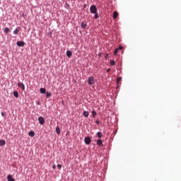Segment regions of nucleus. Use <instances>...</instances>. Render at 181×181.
<instances>
[{
    "label": "nucleus",
    "instance_id": "f257e3e1",
    "mask_svg": "<svg viewBox=\"0 0 181 181\" xmlns=\"http://www.w3.org/2000/svg\"><path fill=\"white\" fill-rule=\"evenodd\" d=\"M94 83H95V80H94V77L93 76H90L88 79V83L90 86H93V84H94Z\"/></svg>",
    "mask_w": 181,
    "mask_h": 181
},
{
    "label": "nucleus",
    "instance_id": "5701e85b",
    "mask_svg": "<svg viewBox=\"0 0 181 181\" xmlns=\"http://www.w3.org/2000/svg\"><path fill=\"white\" fill-rule=\"evenodd\" d=\"M119 49H118V48H117L115 50V52H114V54H115V56H117V54H118V51H119Z\"/></svg>",
    "mask_w": 181,
    "mask_h": 181
},
{
    "label": "nucleus",
    "instance_id": "ddd939ff",
    "mask_svg": "<svg viewBox=\"0 0 181 181\" xmlns=\"http://www.w3.org/2000/svg\"><path fill=\"white\" fill-rule=\"evenodd\" d=\"M87 27V23L83 22L81 23V28L82 29H86V28Z\"/></svg>",
    "mask_w": 181,
    "mask_h": 181
},
{
    "label": "nucleus",
    "instance_id": "412c9836",
    "mask_svg": "<svg viewBox=\"0 0 181 181\" xmlns=\"http://www.w3.org/2000/svg\"><path fill=\"white\" fill-rule=\"evenodd\" d=\"M91 113H92V115H93V117H95L97 115V112L95 111H94V110H93L91 112Z\"/></svg>",
    "mask_w": 181,
    "mask_h": 181
},
{
    "label": "nucleus",
    "instance_id": "b1692460",
    "mask_svg": "<svg viewBox=\"0 0 181 181\" xmlns=\"http://www.w3.org/2000/svg\"><path fill=\"white\" fill-rule=\"evenodd\" d=\"M46 95H47V98H49V97H52V93H49V92H47Z\"/></svg>",
    "mask_w": 181,
    "mask_h": 181
},
{
    "label": "nucleus",
    "instance_id": "20e7f679",
    "mask_svg": "<svg viewBox=\"0 0 181 181\" xmlns=\"http://www.w3.org/2000/svg\"><path fill=\"white\" fill-rule=\"evenodd\" d=\"M38 121L40 125H43V124H45V118L43 117H38Z\"/></svg>",
    "mask_w": 181,
    "mask_h": 181
},
{
    "label": "nucleus",
    "instance_id": "4468645a",
    "mask_svg": "<svg viewBox=\"0 0 181 181\" xmlns=\"http://www.w3.org/2000/svg\"><path fill=\"white\" fill-rule=\"evenodd\" d=\"M6 144V141L5 140H0V146H4Z\"/></svg>",
    "mask_w": 181,
    "mask_h": 181
},
{
    "label": "nucleus",
    "instance_id": "f03ea898",
    "mask_svg": "<svg viewBox=\"0 0 181 181\" xmlns=\"http://www.w3.org/2000/svg\"><path fill=\"white\" fill-rule=\"evenodd\" d=\"M90 13H97V7L95 5H92L90 8Z\"/></svg>",
    "mask_w": 181,
    "mask_h": 181
},
{
    "label": "nucleus",
    "instance_id": "a878e982",
    "mask_svg": "<svg viewBox=\"0 0 181 181\" xmlns=\"http://www.w3.org/2000/svg\"><path fill=\"white\" fill-rule=\"evenodd\" d=\"M117 49L118 50H122L124 49V47L119 46Z\"/></svg>",
    "mask_w": 181,
    "mask_h": 181
},
{
    "label": "nucleus",
    "instance_id": "9d476101",
    "mask_svg": "<svg viewBox=\"0 0 181 181\" xmlns=\"http://www.w3.org/2000/svg\"><path fill=\"white\" fill-rule=\"evenodd\" d=\"M73 54V52H71V51H66V56L67 57H71V55Z\"/></svg>",
    "mask_w": 181,
    "mask_h": 181
},
{
    "label": "nucleus",
    "instance_id": "39448f33",
    "mask_svg": "<svg viewBox=\"0 0 181 181\" xmlns=\"http://www.w3.org/2000/svg\"><path fill=\"white\" fill-rule=\"evenodd\" d=\"M17 46H19L21 47H23V46H25V42H23V41H18L17 42Z\"/></svg>",
    "mask_w": 181,
    "mask_h": 181
},
{
    "label": "nucleus",
    "instance_id": "393cba45",
    "mask_svg": "<svg viewBox=\"0 0 181 181\" xmlns=\"http://www.w3.org/2000/svg\"><path fill=\"white\" fill-rule=\"evenodd\" d=\"M122 80V78L121 77H118L117 79V83H119V81H121Z\"/></svg>",
    "mask_w": 181,
    "mask_h": 181
},
{
    "label": "nucleus",
    "instance_id": "dca6fc26",
    "mask_svg": "<svg viewBox=\"0 0 181 181\" xmlns=\"http://www.w3.org/2000/svg\"><path fill=\"white\" fill-rule=\"evenodd\" d=\"M13 95L14 97H16V98H18L19 97V93H18V91H14Z\"/></svg>",
    "mask_w": 181,
    "mask_h": 181
},
{
    "label": "nucleus",
    "instance_id": "7c9ffc66",
    "mask_svg": "<svg viewBox=\"0 0 181 181\" xmlns=\"http://www.w3.org/2000/svg\"><path fill=\"white\" fill-rule=\"evenodd\" d=\"M2 117H5V113L4 112H1Z\"/></svg>",
    "mask_w": 181,
    "mask_h": 181
},
{
    "label": "nucleus",
    "instance_id": "2eb2a0df",
    "mask_svg": "<svg viewBox=\"0 0 181 181\" xmlns=\"http://www.w3.org/2000/svg\"><path fill=\"white\" fill-rule=\"evenodd\" d=\"M29 136H35V132L30 131L28 132Z\"/></svg>",
    "mask_w": 181,
    "mask_h": 181
},
{
    "label": "nucleus",
    "instance_id": "cd10ccee",
    "mask_svg": "<svg viewBox=\"0 0 181 181\" xmlns=\"http://www.w3.org/2000/svg\"><path fill=\"white\" fill-rule=\"evenodd\" d=\"M98 18H99L98 14L96 13V14L95 15V19H98Z\"/></svg>",
    "mask_w": 181,
    "mask_h": 181
},
{
    "label": "nucleus",
    "instance_id": "bb28decb",
    "mask_svg": "<svg viewBox=\"0 0 181 181\" xmlns=\"http://www.w3.org/2000/svg\"><path fill=\"white\" fill-rule=\"evenodd\" d=\"M57 168H58V169L60 170V169H62V165L58 164V165H57Z\"/></svg>",
    "mask_w": 181,
    "mask_h": 181
},
{
    "label": "nucleus",
    "instance_id": "aec40b11",
    "mask_svg": "<svg viewBox=\"0 0 181 181\" xmlns=\"http://www.w3.org/2000/svg\"><path fill=\"white\" fill-rule=\"evenodd\" d=\"M4 32V33H8L9 28H5Z\"/></svg>",
    "mask_w": 181,
    "mask_h": 181
},
{
    "label": "nucleus",
    "instance_id": "f8f14e48",
    "mask_svg": "<svg viewBox=\"0 0 181 181\" xmlns=\"http://www.w3.org/2000/svg\"><path fill=\"white\" fill-rule=\"evenodd\" d=\"M41 94H46V88H41L40 90Z\"/></svg>",
    "mask_w": 181,
    "mask_h": 181
},
{
    "label": "nucleus",
    "instance_id": "7ed1b4c3",
    "mask_svg": "<svg viewBox=\"0 0 181 181\" xmlns=\"http://www.w3.org/2000/svg\"><path fill=\"white\" fill-rule=\"evenodd\" d=\"M84 141L86 145H90V144H91V138H90V136L85 137Z\"/></svg>",
    "mask_w": 181,
    "mask_h": 181
},
{
    "label": "nucleus",
    "instance_id": "9b49d317",
    "mask_svg": "<svg viewBox=\"0 0 181 181\" xmlns=\"http://www.w3.org/2000/svg\"><path fill=\"white\" fill-rule=\"evenodd\" d=\"M118 18V13L117 11L113 12V18L117 19Z\"/></svg>",
    "mask_w": 181,
    "mask_h": 181
},
{
    "label": "nucleus",
    "instance_id": "a211bd4d",
    "mask_svg": "<svg viewBox=\"0 0 181 181\" xmlns=\"http://www.w3.org/2000/svg\"><path fill=\"white\" fill-rule=\"evenodd\" d=\"M56 132L58 135H60V128L59 127L56 128Z\"/></svg>",
    "mask_w": 181,
    "mask_h": 181
},
{
    "label": "nucleus",
    "instance_id": "0eeeda50",
    "mask_svg": "<svg viewBox=\"0 0 181 181\" xmlns=\"http://www.w3.org/2000/svg\"><path fill=\"white\" fill-rule=\"evenodd\" d=\"M97 145H98V146H103V140L102 139H98L96 142Z\"/></svg>",
    "mask_w": 181,
    "mask_h": 181
},
{
    "label": "nucleus",
    "instance_id": "423d86ee",
    "mask_svg": "<svg viewBox=\"0 0 181 181\" xmlns=\"http://www.w3.org/2000/svg\"><path fill=\"white\" fill-rule=\"evenodd\" d=\"M18 87L20 88L25 90V84H23L22 82H18Z\"/></svg>",
    "mask_w": 181,
    "mask_h": 181
},
{
    "label": "nucleus",
    "instance_id": "f3484780",
    "mask_svg": "<svg viewBox=\"0 0 181 181\" xmlns=\"http://www.w3.org/2000/svg\"><path fill=\"white\" fill-rule=\"evenodd\" d=\"M97 136H98V138H102L103 136V133H101V132H98L97 133Z\"/></svg>",
    "mask_w": 181,
    "mask_h": 181
},
{
    "label": "nucleus",
    "instance_id": "6ab92c4d",
    "mask_svg": "<svg viewBox=\"0 0 181 181\" xmlns=\"http://www.w3.org/2000/svg\"><path fill=\"white\" fill-rule=\"evenodd\" d=\"M83 115H84V117H88V115H89L88 112L84 111V112H83Z\"/></svg>",
    "mask_w": 181,
    "mask_h": 181
},
{
    "label": "nucleus",
    "instance_id": "c756f323",
    "mask_svg": "<svg viewBox=\"0 0 181 181\" xmlns=\"http://www.w3.org/2000/svg\"><path fill=\"white\" fill-rule=\"evenodd\" d=\"M95 122L98 125V124H100V120H96Z\"/></svg>",
    "mask_w": 181,
    "mask_h": 181
},
{
    "label": "nucleus",
    "instance_id": "1a4fd4ad",
    "mask_svg": "<svg viewBox=\"0 0 181 181\" xmlns=\"http://www.w3.org/2000/svg\"><path fill=\"white\" fill-rule=\"evenodd\" d=\"M19 30H21V27H18L17 28H16V30L13 31V34L18 35V33H19Z\"/></svg>",
    "mask_w": 181,
    "mask_h": 181
},
{
    "label": "nucleus",
    "instance_id": "6e6552de",
    "mask_svg": "<svg viewBox=\"0 0 181 181\" xmlns=\"http://www.w3.org/2000/svg\"><path fill=\"white\" fill-rule=\"evenodd\" d=\"M7 180H8V181H15V179H14L13 177H12V175H8L7 176Z\"/></svg>",
    "mask_w": 181,
    "mask_h": 181
},
{
    "label": "nucleus",
    "instance_id": "4be33fe9",
    "mask_svg": "<svg viewBox=\"0 0 181 181\" xmlns=\"http://www.w3.org/2000/svg\"><path fill=\"white\" fill-rule=\"evenodd\" d=\"M110 66H115V61L111 60L110 61Z\"/></svg>",
    "mask_w": 181,
    "mask_h": 181
},
{
    "label": "nucleus",
    "instance_id": "2f4dec72",
    "mask_svg": "<svg viewBox=\"0 0 181 181\" xmlns=\"http://www.w3.org/2000/svg\"><path fill=\"white\" fill-rule=\"evenodd\" d=\"M53 169H56V165H52Z\"/></svg>",
    "mask_w": 181,
    "mask_h": 181
},
{
    "label": "nucleus",
    "instance_id": "c85d7f7f",
    "mask_svg": "<svg viewBox=\"0 0 181 181\" xmlns=\"http://www.w3.org/2000/svg\"><path fill=\"white\" fill-rule=\"evenodd\" d=\"M110 71H111V69L109 68L107 69V73H110Z\"/></svg>",
    "mask_w": 181,
    "mask_h": 181
}]
</instances>
